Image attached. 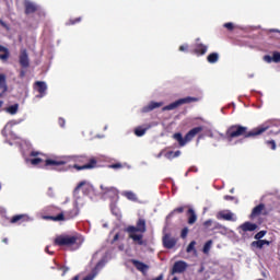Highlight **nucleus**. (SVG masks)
<instances>
[{"label": "nucleus", "mask_w": 280, "mask_h": 280, "mask_svg": "<svg viewBox=\"0 0 280 280\" xmlns=\"http://www.w3.org/2000/svg\"><path fill=\"white\" fill-rule=\"evenodd\" d=\"M269 128L270 127L268 125H261L248 131V127H244L242 125H232L226 129L223 139L229 141V143H231L234 139H238V137H243L244 139H255V137L264 135V132H266V130Z\"/></svg>", "instance_id": "f257e3e1"}, {"label": "nucleus", "mask_w": 280, "mask_h": 280, "mask_svg": "<svg viewBox=\"0 0 280 280\" xmlns=\"http://www.w3.org/2000/svg\"><path fill=\"white\" fill-rule=\"evenodd\" d=\"M82 244H84V238H82V235L79 234H60L54 240L55 246H60L61 248H70V250H78Z\"/></svg>", "instance_id": "f03ea898"}, {"label": "nucleus", "mask_w": 280, "mask_h": 280, "mask_svg": "<svg viewBox=\"0 0 280 280\" xmlns=\"http://www.w3.org/2000/svg\"><path fill=\"white\" fill-rule=\"evenodd\" d=\"M74 165L73 168L78 172L82 170H95L97 167V159L89 155H74L73 156Z\"/></svg>", "instance_id": "7ed1b4c3"}, {"label": "nucleus", "mask_w": 280, "mask_h": 280, "mask_svg": "<svg viewBox=\"0 0 280 280\" xmlns=\"http://www.w3.org/2000/svg\"><path fill=\"white\" fill-rule=\"evenodd\" d=\"M202 127H195L192 129H190L185 137L183 138V133L180 132H176L173 135V139H175L176 142H178V145L180 148H185V145H187V143H189V141H192L194 138L197 135H200V132H202Z\"/></svg>", "instance_id": "20e7f679"}, {"label": "nucleus", "mask_w": 280, "mask_h": 280, "mask_svg": "<svg viewBox=\"0 0 280 280\" xmlns=\"http://www.w3.org/2000/svg\"><path fill=\"white\" fill-rule=\"evenodd\" d=\"M78 215V210L73 209L70 212H60L57 215H45L44 220H51L52 222H63V220H71Z\"/></svg>", "instance_id": "39448f33"}, {"label": "nucleus", "mask_w": 280, "mask_h": 280, "mask_svg": "<svg viewBox=\"0 0 280 280\" xmlns=\"http://www.w3.org/2000/svg\"><path fill=\"white\" fill-rule=\"evenodd\" d=\"M194 102H198V97L187 96L184 98H179L162 108V110H174L178 108V106H183V104H191Z\"/></svg>", "instance_id": "423d86ee"}, {"label": "nucleus", "mask_w": 280, "mask_h": 280, "mask_svg": "<svg viewBox=\"0 0 280 280\" xmlns=\"http://www.w3.org/2000/svg\"><path fill=\"white\" fill-rule=\"evenodd\" d=\"M66 165L67 161L65 160L47 159L44 162V167H49L50 170H56L57 172H65V170H67V167H65Z\"/></svg>", "instance_id": "0eeeda50"}, {"label": "nucleus", "mask_w": 280, "mask_h": 280, "mask_svg": "<svg viewBox=\"0 0 280 280\" xmlns=\"http://www.w3.org/2000/svg\"><path fill=\"white\" fill-rule=\"evenodd\" d=\"M148 231V228L145 225V219H138L136 226L135 225H129L126 229V233H145Z\"/></svg>", "instance_id": "6e6552de"}, {"label": "nucleus", "mask_w": 280, "mask_h": 280, "mask_svg": "<svg viewBox=\"0 0 280 280\" xmlns=\"http://www.w3.org/2000/svg\"><path fill=\"white\" fill-rule=\"evenodd\" d=\"M187 267L188 265L185 260H177L171 269V275H183L187 270Z\"/></svg>", "instance_id": "1a4fd4ad"}, {"label": "nucleus", "mask_w": 280, "mask_h": 280, "mask_svg": "<svg viewBox=\"0 0 280 280\" xmlns=\"http://www.w3.org/2000/svg\"><path fill=\"white\" fill-rule=\"evenodd\" d=\"M268 213L270 212L266 209V205L259 203L252 210L250 218L253 220V218H257L259 215H268Z\"/></svg>", "instance_id": "9d476101"}, {"label": "nucleus", "mask_w": 280, "mask_h": 280, "mask_svg": "<svg viewBox=\"0 0 280 280\" xmlns=\"http://www.w3.org/2000/svg\"><path fill=\"white\" fill-rule=\"evenodd\" d=\"M238 229L241 230L240 234L244 235V233L257 231V224L250 223L249 221H247V222H244L243 224H241Z\"/></svg>", "instance_id": "9b49d317"}, {"label": "nucleus", "mask_w": 280, "mask_h": 280, "mask_svg": "<svg viewBox=\"0 0 280 280\" xmlns=\"http://www.w3.org/2000/svg\"><path fill=\"white\" fill-rule=\"evenodd\" d=\"M164 248H167L171 250V248H174L176 246V238L172 237L171 234H165L162 238Z\"/></svg>", "instance_id": "f8f14e48"}, {"label": "nucleus", "mask_w": 280, "mask_h": 280, "mask_svg": "<svg viewBox=\"0 0 280 280\" xmlns=\"http://www.w3.org/2000/svg\"><path fill=\"white\" fill-rule=\"evenodd\" d=\"M34 90L39 93V97H45L47 93V83H45V81H36L34 83Z\"/></svg>", "instance_id": "ddd939ff"}, {"label": "nucleus", "mask_w": 280, "mask_h": 280, "mask_svg": "<svg viewBox=\"0 0 280 280\" xmlns=\"http://www.w3.org/2000/svg\"><path fill=\"white\" fill-rule=\"evenodd\" d=\"M131 264L135 266L136 270H139V272H142V275H145L148 270H150V266L142 262L141 260L132 259Z\"/></svg>", "instance_id": "4468645a"}, {"label": "nucleus", "mask_w": 280, "mask_h": 280, "mask_svg": "<svg viewBox=\"0 0 280 280\" xmlns=\"http://www.w3.org/2000/svg\"><path fill=\"white\" fill-rule=\"evenodd\" d=\"M210 231H213L214 233H220V235H226L229 233V229L220 222L213 223V226L210 229Z\"/></svg>", "instance_id": "2eb2a0df"}, {"label": "nucleus", "mask_w": 280, "mask_h": 280, "mask_svg": "<svg viewBox=\"0 0 280 280\" xmlns=\"http://www.w3.org/2000/svg\"><path fill=\"white\" fill-rule=\"evenodd\" d=\"M207 45L202 44V43H196L194 45V49H192V52L196 55V56H205V54H207Z\"/></svg>", "instance_id": "dca6fc26"}, {"label": "nucleus", "mask_w": 280, "mask_h": 280, "mask_svg": "<svg viewBox=\"0 0 280 280\" xmlns=\"http://www.w3.org/2000/svg\"><path fill=\"white\" fill-rule=\"evenodd\" d=\"M20 65L23 69H27L30 67V56L27 55V50H21L20 54Z\"/></svg>", "instance_id": "f3484780"}, {"label": "nucleus", "mask_w": 280, "mask_h": 280, "mask_svg": "<svg viewBox=\"0 0 280 280\" xmlns=\"http://www.w3.org/2000/svg\"><path fill=\"white\" fill-rule=\"evenodd\" d=\"M30 217L27 214H16L13 215L10 220L11 224H23V222H28Z\"/></svg>", "instance_id": "a211bd4d"}, {"label": "nucleus", "mask_w": 280, "mask_h": 280, "mask_svg": "<svg viewBox=\"0 0 280 280\" xmlns=\"http://www.w3.org/2000/svg\"><path fill=\"white\" fill-rule=\"evenodd\" d=\"M129 240H132L138 246H143V234H137V232H127Z\"/></svg>", "instance_id": "6ab92c4d"}, {"label": "nucleus", "mask_w": 280, "mask_h": 280, "mask_svg": "<svg viewBox=\"0 0 280 280\" xmlns=\"http://www.w3.org/2000/svg\"><path fill=\"white\" fill-rule=\"evenodd\" d=\"M24 8H25V14H34L35 12H38V5H36V3L34 2H30V1H26L24 3Z\"/></svg>", "instance_id": "aec40b11"}, {"label": "nucleus", "mask_w": 280, "mask_h": 280, "mask_svg": "<svg viewBox=\"0 0 280 280\" xmlns=\"http://www.w3.org/2000/svg\"><path fill=\"white\" fill-rule=\"evenodd\" d=\"M161 106H163V102H151L142 108V113H152V110L161 108Z\"/></svg>", "instance_id": "412c9836"}, {"label": "nucleus", "mask_w": 280, "mask_h": 280, "mask_svg": "<svg viewBox=\"0 0 280 280\" xmlns=\"http://www.w3.org/2000/svg\"><path fill=\"white\" fill-rule=\"evenodd\" d=\"M186 215L188 218V224H196V222L198 221V215L196 214V211L194 210V208H189V206Z\"/></svg>", "instance_id": "4be33fe9"}, {"label": "nucleus", "mask_w": 280, "mask_h": 280, "mask_svg": "<svg viewBox=\"0 0 280 280\" xmlns=\"http://www.w3.org/2000/svg\"><path fill=\"white\" fill-rule=\"evenodd\" d=\"M185 209H189V206H182L178 208H175L173 211L170 212V214L166 217V220H172L175 215H178L180 213H185Z\"/></svg>", "instance_id": "5701e85b"}, {"label": "nucleus", "mask_w": 280, "mask_h": 280, "mask_svg": "<svg viewBox=\"0 0 280 280\" xmlns=\"http://www.w3.org/2000/svg\"><path fill=\"white\" fill-rule=\"evenodd\" d=\"M218 220H226L228 222H235V218L232 212H219L217 215Z\"/></svg>", "instance_id": "b1692460"}, {"label": "nucleus", "mask_w": 280, "mask_h": 280, "mask_svg": "<svg viewBox=\"0 0 280 280\" xmlns=\"http://www.w3.org/2000/svg\"><path fill=\"white\" fill-rule=\"evenodd\" d=\"M0 91L8 93V77L3 73H0Z\"/></svg>", "instance_id": "393cba45"}, {"label": "nucleus", "mask_w": 280, "mask_h": 280, "mask_svg": "<svg viewBox=\"0 0 280 280\" xmlns=\"http://www.w3.org/2000/svg\"><path fill=\"white\" fill-rule=\"evenodd\" d=\"M269 246L270 242L267 240H258V241H254L252 242V246H254L255 248H264V246Z\"/></svg>", "instance_id": "a878e982"}, {"label": "nucleus", "mask_w": 280, "mask_h": 280, "mask_svg": "<svg viewBox=\"0 0 280 280\" xmlns=\"http://www.w3.org/2000/svg\"><path fill=\"white\" fill-rule=\"evenodd\" d=\"M207 60L210 65H215L220 60V55L218 52H211L208 55Z\"/></svg>", "instance_id": "bb28decb"}, {"label": "nucleus", "mask_w": 280, "mask_h": 280, "mask_svg": "<svg viewBox=\"0 0 280 280\" xmlns=\"http://www.w3.org/2000/svg\"><path fill=\"white\" fill-rule=\"evenodd\" d=\"M122 196L127 198V200H131L132 202H137V195L130 190L122 191Z\"/></svg>", "instance_id": "cd10ccee"}, {"label": "nucleus", "mask_w": 280, "mask_h": 280, "mask_svg": "<svg viewBox=\"0 0 280 280\" xmlns=\"http://www.w3.org/2000/svg\"><path fill=\"white\" fill-rule=\"evenodd\" d=\"M10 58V52L8 48L0 46V60H8Z\"/></svg>", "instance_id": "c85d7f7f"}, {"label": "nucleus", "mask_w": 280, "mask_h": 280, "mask_svg": "<svg viewBox=\"0 0 280 280\" xmlns=\"http://www.w3.org/2000/svg\"><path fill=\"white\" fill-rule=\"evenodd\" d=\"M7 113H9V115H16V113H19V104L9 106Z\"/></svg>", "instance_id": "c756f323"}, {"label": "nucleus", "mask_w": 280, "mask_h": 280, "mask_svg": "<svg viewBox=\"0 0 280 280\" xmlns=\"http://www.w3.org/2000/svg\"><path fill=\"white\" fill-rule=\"evenodd\" d=\"M145 132H148V128L137 127L135 129L136 137H143V135H145Z\"/></svg>", "instance_id": "7c9ffc66"}, {"label": "nucleus", "mask_w": 280, "mask_h": 280, "mask_svg": "<svg viewBox=\"0 0 280 280\" xmlns=\"http://www.w3.org/2000/svg\"><path fill=\"white\" fill-rule=\"evenodd\" d=\"M213 224H215V222H213V220H211V219L203 222L205 229H209V231H211V229H213Z\"/></svg>", "instance_id": "2f4dec72"}, {"label": "nucleus", "mask_w": 280, "mask_h": 280, "mask_svg": "<svg viewBox=\"0 0 280 280\" xmlns=\"http://www.w3.org/2000/svg\"><path fill=\"white\" fill-rule=\"evenodd\" d=\"M101 189L104 194H108V191H112V194H117V189H115V187H104V186H101Z\"/></svg>", "instance_id": "473e14b6"}, {"label": "nucleus", "mask_w": 280, "mask_h": 280, "mask_svg": "<svg viewBox=\"0 0 280 280\" xmlns=\"http://www.w3.org/2000/svg\"><path fill=\"white\" fill-rule=\"evenodd\" d=\"M192 250H196V241H191L186 248V253H192Z\"/></svg>", "instance_id": "72a5a7b5"}, {"label": "nucleus", "mask_w": 280, "mask_h": 280, "mask_svg": "<svg viewBox=\"0 0 280 280\" xmlns=\"http://www.w3.org/2000/svg\"><path fill=\"white\" fill-rule=\"evenodd\" d=\"M31 165H40L43 163V159L40 158H34L30 160Z\"/></svg>", "instance_id": "f704fd0d"}, {"label": "nucleus", "mask_w": 280, "mask_h": 280, "mask_svg": "<svg viewBox=\"0 0 280 280\" xmlns=\"http://www.w3.org/2000/svg\"><path fill=\"white\" fill-rule=\"evenodd\" d=\"M82 21V18H77V19H70L66 25H75L77 23H80Z\"/></svg>", "instance_id": "c9c22d12"}, {"label": "nucleus", "mask_w": 280, "mask_h": 280, "mask_svg": "<svg viewBox=\"0 0 280 280\" xmlns=\"http://www.w3.org/2000/svg\"><path fill=\"white\" fill-rule=\"evenodd\" d=\"M213 244V241H208L203 246V253H209L211 250V245Z\"/></svg>", "instance_id": "e433bc0d"}, {"label": "nucleus", "mask_w": 280, "mask_h": 280, "mask_svg": "<svg viewBox=\"0 0 280 280\" xmlns=\"http://www.w3.org/2000/svg\"><path fill=\"white\" fill-rule=\"evenodd\" d=\"M187 235H189V228H184L180 233L182 240H186Z\"/></svg>", "instance_id": "4c0bfd02"}, {"label": "nucleus", "mask_w": 280, "mask_h": 280, "mask_svg": "<svg viewBox=\"0 0 280 280\" xmlns=\"http://www.w3.org/2000/svg\"><path fill=\"white\" fill-rule=\"evenodd\" d=\"M223 27H225V30H229V32H233V30H235V25L231 22L223 24Z\"/></svg>", "instance_id": "58836bf2"}, {"label": "nucleus", "mask_w": 280, "mask_h": 280, "mask_svg": "<svg viewBox=\"0 0 280 280\" xmlns=\"http://www.w3.org/2000/svg\"><path fill=\"white\" fill-rule=\"evenodd\" d=\"M109 170H121V167H124V165L121 163H115V164H110L108 165Z\"/></svg>", "instance_id": "ea45409f"}, {"label": "nucleus", "mask_w": 280, "mask_h": 280, "mask_svg": "<svg viewBox=\"0 0 280 280\" xmlns=\"http://www.w3.org/2000/svg\"><path fill=\"white\" fill-rule=\"evenodd\" d=\"M84 185H86V182H80L77 187L74 188V194H78L80 191V189H82V187H84Z\"/></svg>", "instance_id": "a19ab883"}, {"label": "nucleus", "mask_w": 280, "mask_h": 280, "mask_svg": "<svg viewBox=\"0 0 280 280\" xmlns=\"http://www.w3.org/2000/svg\"><path fill=\"white\" fill-rule=\"evenodd\" d=\"M272 60H273V62H280V52L279 51H275L272 54Z\"/></svg>", "instance_id": "79ce46f5"}, {"label": "nucleus", "mask_w": 280, "mask_h": 280, "mask_svg": "<svg viewBox=\"0 0 280 280\" xmlns=\"http://www.w3.org/2000/svg\"><path fill=\"white\" fill-rule=\"evenodd\" d=\"M266 143L271 148V150H277V142H275V140H268Z\"/></svg>", "instance_id": "37998d69"}, {"label": "nucleus", "mask_w": 280, "mask_h": 280, "mask_svg": "<svg viewBox=\"0 0 280 280\" xmlns=\"http://www.w3.org/2000/svg\"><path fill=\"white\" fill-rule=\"evenodd\" d=\"M266 236V231H260L255 235V240H261Z\"/></svg>", "instance_id": "c03bdc74"}, {"label": "nucleus", "mask_w": 280, "mask_h": 280, "mask_svg": "<svg viewBox=\"0 0 280 280\" xmlns=\"http://www.w3.org/2000/svg\"><path fill=\"white\" fill-rule=\"evenodd\" d=\"M47 196H49V198H55L56 194L54 192V188H48Z\"/></svg>", "instance_id": "a18cd8bd"}, {"label": "nucleus", "mask_w": 280, "mask_h": 280, "mask_svg": "<svg viewBox=\"0 0 280 280\" xmlns=\"http://www.w3.org/2000/svg\"><path fill=\"white\" fill-rule=\"evenodd\" d=\"M188 49H189V45L187 44L179 46V51H188Z\"/></svg>", "instance_id": "49530a36"}, {"label": "nucleus", "mask_w": 280, "mask_h": 280, "mask_svg": "<svg viewBox=\"0 0 280 280\" xmlns=\"http://www.w3.org/2000/svg\"><path fill=\"white\" fill-rule=\"evenodd\" d=\"M59 270H62V277H65L67 275V272H69V268L68 267H60Z\"/></svg>", "instance_id": "de8ad7c7"}, {"label": "nucleus", "mask_w": 280, "mask_h": 280, "mask_svg": "<svg viewBox=\"0 0 280 280\" xmlns=\"http://www.w3.org/2000/svg\"><path fill=\"white\" fill-rule=\"evenodd\" d=\"M264 60L265 62H273L272 57H270L269 55L264 56Z\"/></svg>", "instance_id": "09e8293b"}, {"label": "nucleus", "mask_w": 280, "mask_h": 280, "mask_svg": "<svg viewBox=\"0 0 280 280\" xmlns=\"http://www.w3.org/2000/svg\"><path fill=\"white\" fill-rule=\"evenodd\" d=\"M58 124H59V126H60L61 128H65V124H66L65 118H59V119H58Z\"/></svg>", "instance_id": "8fccbe9b"}, {"label": "nucleus", "mask_w": 280, "mask_h": 280, "mask_svg": "<svg viewBox=\"0 0 280 280\" xmlns=\"http://www.w3.org/2000/svg\"><path fill=\"white\" fill-rule=\"evenodd\" d=\"M166 159H175V158H174V151H168V152L166 153Z\"/></svg>", "instance_id": "3c124183"}, {"label": "nucleus", "mask_w": 280, "mask_h": 280, "mask_svg": "<svg viewBox=\"0 0 280 280\" xmlns=\"http://www.w3.org/2000/svg\"><path fill=\"white\" fill-rule=\"evenodd\" d=\"M119 241V233L115 234L113 241H112V244H115V242H118Z\"/></svg>", "instance_id": "603ef678"}, {"label": "nucleus", "mask_w": 280, "mask_h": 280, "mask_svg": "<svg viewBox=\"0 0 280 280\" xmlns=\"http://www.w3.org/2000/svg\"><path fill=\"white\" fill-rule=\"evenodd\" d=\"M224 200H235V197H233L231 195H225Z\"/></svg>", "instance_id": "864d4df0"}, {"label": "nucleus", "mask_w": 280, "mask_h": 280, "mask_svg": "<svg viewBox=\"0 0 280 280\" xmlns=\"http://www.w3.org/2000/svg\"><path fill=\"white\" fill-rule=\"evenodd\" d=\"M25 73H26L25 70H21V71H20V78H21V80H23V78H25Z\"/></svg>", "instance_id": "5fc2aeb1"}, {"label": "nucleus", "mask_w": 280, "mask_h": 280, "mask_svg": "<svg viewBox=\"0 0 280 280\" xmlns=\"http://www.w3.org/2000/svg\"><path fill=\"white\" fill-rule=\"evenodd\" d=\"M173 155L175 159H177V156H180V151H173Z\"/></svg>", "instance_id": "6e6d98bb"}, {"label": "nucleus", "mask_w": 280, "mask_h": 280, "mask_svg": "<svg viewBox=\"0 0 280 280\" xmlns=\"http://www.w3.org/2000/svg\"><path fill=\"white\" fill-rule=\"evenodd\" d=\"M38 154H40L38 151H32L31 152V156H38Z\"/></svg>", "instance_id": "4d7b16f0"}, {"label": "nucleus", "mask_w": 280, "mask_h": 280, "mask_svg": "<svg viewBox=\"0 0 280 280\" xmlns=\"http://www.w3.org/2000/svg\"><path fill=\"white\" fill-rule=\"evenodd\" d=\"M0 25H1L2 27H8V24H5V22H3V20H0Z\"/></svg>", "instance_id": "13d9d810"}, {"label": "nucleus", "mask_w": 280, "mask_h": 280, "mask_svg": "<svg viewBox=\"0 0 280 280\" xmlns=\"http://www.w3.org/2000/svg\"><path fill=\"white\" fill-rule=\"evenodd\" d=\"M45 252L48 253V255H54V253L49 252V246L45 248Z\"/></svg>", "instance_id": "bf43d9fd"}, {"label": "nucleus", "mask_w": 280, "mask_h": 280, "mask_svg": "<svg viewBox=\"0 0 280 280\" xmlns=\"http://www.w3.org/2000/svg\"><path fill=\"white\" fill-rule=\"evenodd\" d=\"M3 95H5V92H3V90H1L0 97H2Z\"/></svg>", "instance_id": "052dcab7"}, {"label": "nucleus", "mask_w": 280, "mask_h": 280, "mask_svg": "<svg viewBox=\"0 0 280 280\" xmlns=\"http://www.w3.org/2000/svg\"><path fill=\"white\" fill-rule=\"evenodd\" d=\"M3 244H8V238L2 240Z\"/></svg>", "instance_id": "680f3d73"}, {"label": "nucleus", "mask_w": 280, "mask_h": 280, "mask_svg": "<svg viewBox=\"0 0 280 280\" xmlns=\"http://www.w3.org/2000/svg\"><path fill=\"white\" fill-rule=\"evenodd\" d=\"M262 277H268L265 271L261 272Z\"/></svg>", "instance_id": "e2e57ef3"}, {"label": "nucleus", "mask_w": 280, "mask_h": 280, "mask_svg": "<svg viewBox=\"0 0 280 280\" xmlns=\"http://www.w3.org/2000/svg\"><path fill=\"white\" fill-rule=\"evenodd\" d=\"M209 132H210L209 137L213 138V132H211V131H209Z\"/></svg>", "instance_id": "0e129e2a"}, {"label": "nucleus", "mask_w": 280, "mask_h": 280, "mask_svg": "<svg viewBox=\"0 0 280 280\" xmlns=\"http://www.w3.org/2000/svg\"><path fill=\"white\" fill-rule=\"evenodd\" d=\"M1 106H3V101H0V108H1Z\"/></svg>", "instance_id": "69168bd1"}, {"label": "nucleus", "mask_w": 280, "mask_h": 280, "mask_svg": "<svg viewBox=\"0 0 280 280\" xmlns=\"http://www.w3.org/2000/svg\"><path fill=\"white\" fill-rule=\"evenodd\" d=\"M172 280H178V278H177V277H174Z\"/></svg>", "instance_id": "338daca9"}, {"label": "nucleus", "mask_w": 280, "mask_h": 280, "mask_svg": "<svg viewBox=\"0 0 280 280\" xmlns=\"http://www.w3.org/2000/svg\"><path fill=\"white\" fill-rule=\"evenodd\" d=\"M200 139H202V136H199V137H198V140H200Z\"/></svg>", "instance_id": "774afa93"}]
</instances>
